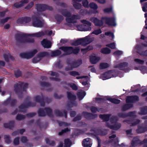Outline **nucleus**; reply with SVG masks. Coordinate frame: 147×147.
<instances>
[{
  "label": "nucleus",
  "instance_id": "nucleus-3",
  "mask_svg": "<svg viewBox=\"0 0 147 147\" xmlns=\"http://www.w3.org/2000/svg\"><path fill=\"white\" fill-rule=\"evenodd\" d=\"M59 49L63 51L65 53V54H63V55H70L72 53L77 54L80 50L79 47H76L74 49L72 47L62 46L59 48Z\"/></svg>",
  "mask_w": 147,
  "mask_h": 147
},
{
  "label": "nucleus",
  "instance_id": "nucleus-40",
  "mask_svg": "<svg viewBox=\"0 0 147 147\" xmlns=\"http://www.w3.org/2000/svg\"><path fill=\"white\" fill-rule=\"evenodd\" d=\"M82 44V45H83L82 39L80 38L78 39L76 41L72 43L71 45H72L77 46Z\"/></svg>",
  "mask_w": 147,
  "mask_h": 147
},
{
  "label": "nucleus",
  "instance_id": "nucleus-9",
  "mask_svg": "<svg viewBox=\"0 0 147 147\" xmlns=\"http://www.w3.org/2000/svg\"><path fill=\"white\" fill-rule=\"evenodd\" d=\"M101 19L105 21V24L109 26H115L116 25V19L115 17H104L101 18Z\"/></svg>",
  "mask_w": 147,
  "mask_h": 147
},
{
  "label": "nucleus",
  "instance_id": "nucleus-50",
  "mask_svg": "<svg viewBox=\"0 0 147 147\" xmlns=\"http://www.w3.org/2000/svg\"><path fill=\"white\" fill-rule=\"evenodd\" d=\"M40 85L42 87H49L51 86V84L48 82H40Z\"/></svg>",
  "mask_w": 147,
  "mask_h": 147
},
{
  "label": "nucleus",
  "instance_id": "nucleus-15",
  "mask_svg": "<svg viewBox=\"0 0 147 147\" xmlns=\"http://www.w3.org/2000/svg\"><path fill=\"white\" fill-rule=\"evenodd\" d=\"M90 20L92 22H93L95 25L96 26L101 27L104 24L103 20L98 19L97 18L93 17L90 18Z\"/></svg>",
  "mask_w": 147,
  "mask_h": 147
},
{
  "label": "nucleus",
  "instance_id": "nucleus-62",
  "mask_svg": "<svg viewBox=\"0 0 147 147\" xmlns=\"http://www.w3.org/2000/svg\"><path fill=\"white\" fill-rule=\"evenodd\" d=\"M36 125L38 126L40 129L43 128V126L41 124L40 120V119H37L36 121Z\"/></svg>",
  "mask_w": 147,
  "mask_h": 147
},
{
  "label": "nucleus",
  "instance_id": "nucleus-48",
  "mask_svg": "<svg viewBox=\"0 0 147 147\" xmlns=\"http://www.w3.org/2000/svg\"><path fill=\"white\" fill-rule=\"evenodd\" d=\"M25 118L26 116L25 115L18 114L16 115V119L17 120H20L24 119Z\"/></svg>",
  "mask_w": 147,
  "mask_h": 147
},
{
  "label": "nucleus",
  "instance_id": "nucleus-7",
  "mask_svg": "<svg viewBox=\"0 0 147 147\" xmlns=\"http://www.w3.org/2000/svg\"><path fill=\"white\" fill-rule=\"evenodd\" d=\"M35 6L37 11L39 12L44 11L46 10L50 11L53 10V8L52 6L45 4L37 3L36 4Z\"/></svg>",
  "mask_w": 147,
  "mask_h": 147
},
{
  "label": "nucleus",
  "instance_id": "nucleus-14",
  "mask_svg": "<svg viewBox=\"0 0 147 147\" xmlns=\"http://www.w3.org/2000/svg\"><path fill=\"white\" fill-rule=\"evenodd\" d=\"M81 16L78 15H71L69 18H67L66 19V21L68 23H76L77 21L75 20H79L81 18Z\"/></svg>",
  "mask_w": 147,
  "mask_h": 147
},
{
  "label": "nucleus",
  "instance_id": "nucleus-28",
  "mask_svg": "<svg viewBox=\"0 0 147 147\" xmlns=\"http://www.w3.org/2000/svg\"><path fill=\"white\" fill-rule=\"evenodd\" d=\"M67 98L70 101H74L76 100V96L70 92H67Z\"/></svg>",
  "mask_w": 147,
  "mask_h": 147
},
{
  "label": "nucleus",
  "instance_id": "nucleus-17",
  "mask_svg": "<svg viewBox=\"0 0 147 147\" xmlns=\"http://www.w3.org/2000/svg\"><path fill=\"white\" fill-rule=\"evenodd\" d=\"M17 102L16 99H15L11 98L10 96L7 100L5 101L3 103L4 105H7L9 104L11 107L15 106Z\"/></svg>",
  "mask_w": 147,
  "mask_h": 147
},
{
  "label": "nucleus",
  "instance_id": "nucleus-32",
  "mask_svg": "<svg viewBox=\"0 0 147 147\" xmlns=\"http://www.w3.org/2000/svg\"><path fill=\"white\" fill-rule=\"evenodd\" d=\"M111 126V129L117 130L121 127V124L118 123H116L112 125Z\"/></svg>",
  "mask_w": 147,
  "mask_h": 147
},
{
  "label": "nucleus",
  "instance_id": "nucleus-16",
  "mask_svg": "<svg viewBox=\"0 0 147 147\" xmlns=\"http://www.w3.org/2000/svg\"><path fill=\"white\" fill-rule=\"evenodd\" d=\"M114 70H110L107 71L101 75L100 77L103 80H106L113 77L112 74L114 72Z\"/></svg>",
  "mask_w": 147,
  "mask_h": 147
},
{
  "label": "nucleus",
  "instance_id": "nucleus-36",
  "mask_svg": "<svg viewBox=\"0 0 147 147\" xmlns=\"http://www.w3.org/2000/svg\"><path fill=\"white\" fill-rule=\"evenodd\" d=\"M55 18L58 24H60L63 20V16L59 14H56L55 16Z\"/></svg>",
  "mask_w": 147,
  "mask_h": 147
},
{
  "label": "nucleus",
  "instance_id": "nucleus-41",
  "mask_svg": "<svg viewBox=\"0 0 147 147\" xmlns=\"http://www.w3.org/2000/svg\"><path fill=\"white\" fill-rule=\"evenodd\" d=\"M109 64L106 63H100L99 65V68L101 69H106L109 67Z\"/></svg>",
  "mask_w": 147,
  "mask_h": 147
},
{
  "label": "nucleus",
  "instance_id": "nucleus-54",
  "mask_svg": "<svg viewBox=\"0 0 147 147\" xmlns=\"http://www.w3.org/2000/svg\"><path fill=\"white\" fill-rule=\"evenodd\" d=\"M103 11L105 13H111L113 11L112 7L105 8L103 9Z\"/></svg>",
  "mask_w": 147,
  "mask_h": 147
},
{
  "label": "nucleus",
  "instance_id": "nucleus-6",
  "mask_svg": "<svg viewBox=\"0 0 147 147\" xmlns=\"http://www.w3.org/2000/svg\"><path fill=\"white\" fill-rule=\"evenodd\" d=\"M34 99L36 102L40 103L41 106L43 107L45 106V102L49 103L51 101V98L43 96L37 95L35 97Z\"/></svg>",
  "mask_w": 147,
  "mask_h": 147
},
{
  "label": "nucleus",
  "instance_id": "nucleus-23",
  "mask_svg": "<svg viewBox=\"0 0 147 147\" xmlns=\"http://www.w3.org/2000/svg\"><path fill=\"white\" fill-rule=\"evenodd\" d=\"M14 121L13 120L10 121L8 123H4V127L6 128H9L10 129H12L14 127Z\"/></svg>",
  "mask_w": 147,
  "mask_h": 147
},
{
  "label": "nucleus",
  "instance_id": "nucleus-12",
  "mask_svg": "<svg viewBox=\"0 0 147 147\" xmlns=\"http://www.w3.org/2000/svg\"><path fill=\"white\" fill-rule=\"evenodd\" d=\"M128 66V63L127 62H123L116 65L114 66L115 68H118L120 70L124 71H127L129 70V68L127 67Z\"/></svg>",
  "mask_w": 147,
  "mask_h": 147
},
{
  "label": "nucleus",
  "instance_id": "nucleus-60",
  "mask_svg": "<svg viewBox=\"0 0 147 147\" xmlns=\"http://www.w3.org/2000/svg\"><path fill=\"white\" fill-rule=\"evenodd\" d=\"M135 113H136L135 111H130L126 113L127 117H135V115L134 114Z\"/></svg>",
  "mask_w": 147,
  "mask_h": 147
},
{
  "label": "nucleus",
  "instance_id": "nucleus-19",
  "mask_svg": "<svg viewBox=\"0 0 147 147\" xmlns=\"http://www.w3.org/2000/svg\"><path fill=\"white\" fill-rule=\"evenodd\" d=\"M136 131L138 134L144 133L147 131V125H139L138 126V128L136 129Z\"/></svg>",
  "mask_w": 147,
  "mask_h": 147
},
{
  "label": "nucleus",
  "instance_id": "nucleus-55",
  "mask_svg": "<svg viewBox=\"0 0 147 147\" xmlns=\"http://www.w3.org/2000/svg\"><path fill=\"white\" fill-rule=\"evenodd\" d=\"M140 122V121L139 119H133L132 125H131L130 126H135L139 123Z\"/></svg>",
  "mask_w": 147,
  "mask_h": 147
},
{
  "label": "nucleus",
  "instance_id": "nucleus-61",
  "mask_svg": "<svg viewBox=\"0 0 147 147\" xmlns=\"http://www.w3.org/2000/svg\"><path fill=\"white\" fill-rule=\"evenodd\" d=\"M24 17L20 18L17 20L16 22L18 24H24Z\"/></svg>",
  "mask_w": 147,
  "mask_h": 147
},
{
  "label": "nucleus",
  "instance_id": "nucleus-18",
  "mask_svg": "<svg viewBox=\"0 0 147 147\" xmlns=\"http://www.w3.org/2000/svg\"><path fill=\"white\" fill-rule=\"evenodd\" d=\"M36 104L35 103L29 102L26 103H23L22 104L20 105L19 108L20 109H22L30 107H34L36 106Z\"/></svg>",
  "mask_w": 147,
  "mask_h": 147
},
{
  "label": "nucleus",
  "instance_id": "nucleus-8",
  "mask_svg": "<svg viewBox=\"0 0 147 147\" xmlns=\"http://www.w3.org/2000/svg\"><path fill=\"white\" fill-rule=\"evenodd\" d=\"M32 23L33 26L36 27H42L44 25V22L41 21L39 18L35 16L32 17Z\"/></svg>",
  "mask_w": 147,
  "mask_h": 147
},
{
  "label": "nucleus",
  "instance_id": "nucleus-27",
  "mask_svg": "<svg viewBox=\"0 0 147 147\" xmlns=\"http://www.w3.org/2000/svg\"><path fill=\"white\" fill-rule=\"evenodd\" d=\"M111 115V114H100L99 115V117L102 119L103 121H107L109 119Z\"/></svg>",
  "mask_w": 147,
  "mask_h": 147
},
{
  "label": "nucleus",
  "instance_id": "nucleus-56",
  "mask_svg": "<svg viewBox=\"0 0 147 147\" xmlns=\"http://www.w3.org/2000/svg\"><path fill=\"white\" fill-rule=\"evenodd\" d=\"M4 139L6 143L9 144L11 143L10 137L9 135H5L4 136Z\"/></svg>",
  "mask_w": 147,
  "mask_h": 147
},
{
  "label": "nucleus",
  "instance_id": "nucleus-51",
  "mask_svg": "<svg viewBox=\"0 0 147 147\" xmlns=\"http://www.w3.org/2000/svg\"><path fill=\"white\" fill-rule=\"evenodd\" d=\"M101 109H102V108L98 109L95 107L92 106L90 110L92 112L95 113L97 111L99 112Z\"/></svg>",
  "mask_w": 147,
  "mask_h": 147
},
{
  "label": "nucleus",
  "instance_id": "nucleus-43",
  "mask_svg": "<svg viewBox=\"0 0 147 147\" xmlns=\"http://www.w3.org/2000/svg\"><path fill=\"white\" fill-rule=\"evenodd\" d=\"M86 95V93L85 92H79L77 94V96L80 100H82Z\"/></svg>",
  "mask_w": 147,
  "mask_h": 147
},
{
  "label": "nucleus",
  "instance_id": "nucleus-45",
  "mask_svg": "<svg viewBox=\"0 0 147 147\" xmlns=\"http://www.w3.org/2000/svg\"><path fill=\"white\" fill-rule=\"evenodd\" d=\"M55 112L56 116L57 117H63L64 116L62 112L59 110H55Z\"/></svg>",
  "mask_w": 147,
  "mask_h": 147
},
{
  "label": "nucleus",
  "instance_id": "nucleus-63",
  "mask_svg": "<svg viewBox=\"0 0 147 147\" xmlns=\"http://www.w3.org/2000/svg\"><path fill=\"white\" fill-rule=\"evenodd\" d=\"M90 114V113L85 111L83 112L82 113V115L86 119H88L89 118Z\"/></svg>",
  "mask_w": 147,
  "mask_h": 147
},
{
  "label": "nucleus",
  "instance_id": "nucleus-25",
  "mask_svg": "<svg viewBox=\"0 0 147 147\" xmlns=\"http://www.w3.org/2000/svg\"><path fill=\"white\" fill-rule=\"evenodd\" d=\"M131 145L133 147L137 146L138 144H141V142L137 136L134 137L131 142Z\"/></svg>",
  "mask_w": 147,
  "mask_h": 147
},
{
  "label": "nucleus",
  "instance_id": "nucleus-11",
  "mask_svg": "<svg viewBox=\"0 0 147 147\" xmlns=\"http://www.w3.org/2000/svg\"><path fill=\"white\" fill-rule=\"evenodd\" d=\"M90 131L92 132H94V134L101 136H105L107 134V131L106 129L95 128L91 129Z\"/></svg>",
  "mask_w": 147,
  "mask_h": 147
},
{
  "label": "nucleus",
  "instance_id": "nucleus-42",
  "mask_svg": "<svg viewBox=\"0 0 147 147\" xmlns=\"http://www.w3.org/2000/svg\"><path fill=\"white\" fill-rule=\"evenodd\" d=\"M65 83L68 86H70L74 90H77L78 89L77 86L74 83L67 84L66 82H65Z\"/></svg>",
  "mask_w": 147,
  "mask_h": 147
},
{
  "label": "nucleus",
  "instance_id": "nucleus-5",
  "mask_svg": "<svg viewBox=\"0 0 147 147\" xmlns=\"http://www.w3.org/2000/svg\"><path fill=\"white\" fill-rule=\"evenodd\" d=\"M80 22L84 24L77 26V28L78 30L84 31L91 30V28L90 26H91V23L90 22L85 20H81Z\"/></svg>",
  "mask_w": 147,
  "mask_h": 147
},
{
  "label": "nucleus",
  "instance_id": "nucleus-13",
  "mask_svg": "<svg viewBox=\"0 0 147 147\" xmlns=\"http://www.w3.org/2000/svg\"><path fill=\"white\" fill-rule=\"evenodd\" d=\"M139 100V97L137 95L128 96L126 99L127 103H134Z\"/></svg>",
  "mask_w": 147,
  "mask_h": 147
},
{
  "label": "nucleus",
  "instance_id": "nucleus-53",
  "mask_svg": "<svg viewBox=\"0 0 147 147\" xmlns=\"http://www.w3.org/2000/svg\"><path fill=\"white\" fill-rule=\"evenodd\" d=\"M22 74V71L20 70H18L14 72V75L16 78H18L21 77Z\"/></svg>",
  "mask_w": 147,
  "mask_h": 147
},
{
  "label": "nucleus",
  "instance_id": "nucleus-57",
  "mask_svg": "<svg viewBox=\"0 0 147 147\" xmlns=\"http://www.w3.org/2000/svg\"><path fill=\"white\" fill-rule=\"evenodd\" d=\"M111 121L112 123H116L118 120L117 117L116 116H113L111 118Z\"/></svg>",
  "mask_w": 147,
  "mask_h": 147
},
{
  "label": "nucleus",
  "instance_id": "nucleus-39",
  "mask_svg": "<svg viewBox=\"0 0 147 147\" xmlns=\"http://www.w3.org/2000/svg\"><path fill=\"white\" fill-rule=\"evenodd\" d=\"M38 116L39 117H44L46 115L44 108H40L38 111Z\"/></svg>",
  "mask_w": 147,
  "mask_h": 147
},
{
  "label": "nucleus",
  "instance_id": "nucleus-59",
  "mask_svg": "<svg viewBox=\"0 0 147 147\" xmlns=\"http://www.w3.org/2000/svg\"><path fill=\"white\" fill-rule=\"evenodd\" d=\"M82 3L83 6L85 8H88L89 5H88V2L87 0H82Z\"/></svg>",
  "mask_w": 147,
  "mask_h": 147
},
{
  "label": "nucleus",
  "instance_id": "nucleus-22",
  "mask_svg": "<svg viewBox=\"0 0 147 147\" xmlns=\"http://www.w3.org/2000/svg\"><path fill=\"white\" fill-rule=\"evenodd\" d=\"M59 11L63 16L66 17V18H69L71 15V13L66 9H61L59 10Z\"/></svg>",
  "mask_w": 147,
  "mask_h": 147
},
{
  "label": "nucleus",
  "instance_id": "nucleus-31",
  "mask_svg": "<svg viewBox=\"0 0 147 147\" xmlns=\"http://www.w3.org/2000/svg\"><path fill=\"white\" fill-rule=\"evenodd\" d=\"M91 139L89 138H87L83 140L82 144L84 147H91V146L90 144H88V142H90Z\"/></svg>",
  "mask_w": 147,
  "mask_h": 147
},
{
  "label": "nucleus",
  "instance_id": "nucleus-1",
  "mask_svg": "<svg viewBox=\"0 0 147 147\" xmlns=\"http://www.w3.org/2000/svg\"><path fill=\"white\" fill-rule=\"evenodd\" d=\"M47 34L46 31L39 32L32 34H18L15 35V38L18 44H23L26 43H33L34 42L33 38H28V36L40 37Z\"/></svg>",
  "mask_w": 147,
  "mask_h": 147
},
{
  "label": "nucleus",
  "instance_id": "nucleus-10",
  "mask_svg": "<svg viewBox=\"0 0 147 147\" xmlns=\"http://www.w3.org/2000/svg\"><path fill=\"white\" fill-rule=\"evenodd\" d=\"M37 52V50L35 49L29 53H21L20 54V57L22 58L27 59H30L33 57Z\"/></svg>",
  "mask_w": 147,
  "mask_h": 147
},
{
  "label": "nucleus",
  "instance_id": "nucleus-33",
  "mask_svg": "<svg viewBox=\"0 0 147 147\" xmlns=\"http://www.w3.org/2000/svg\"><path fill=\"white\" fill-rule=\"evenodd\" d=\"M100 52L103 54H107L110 53L111 51L109 48L107 47H105L102 48L101 49Z\"/></svg>",
  "mask_w": 147,
  "mask_h": 147
},
{
  "label": "nucleus",
  "instance_id": "nucleus-26",
  "mask_svg": "<svg viewBox=\"0 0 147 147\" xmlns=\"http://www.w3.org/2000/svg\"><path fill=\"white\" fill-rule=\"evenodd\" d=\"M89 7L93 9L92 13L94 14H96L98 12L97 10L98 8V5L95 3L91 2L89 4Z\"/></svg>",
  "mask_w": 147,
  "mask_h": 147
},
{
  "label": "nucleus",
  "instance_id": "nucleus-52",
  "mask_svg": "<svg viewBox=\"0 0 147 147\" xmlns=\"http://www.w3.org/2000/svg\"><path fill=\"white\" fill-rule=\"evenodd\" d=\"M68 74L71 76H79L80 74L79 73L76 71H71L69 72Z\"/></svg>",
  "mask_w": 147,
  "mask_h": 147
},
{
  "label": "nucleus",
  "instance_id": "nucleus-37",
  "mask_svg": "<svg viewBox=\"0 0 147 147\" xmlns=\"http://www.w3.org/2000/svg\"><path fill=\"white\" fill-rule=\"evenodd\" d=\"M107 100L110 101L112 103L117 104L119 103L121 101L120 100L117 99L115 98H109L107 99Z\"/></svg>",
  "mask_w": 147,
  "mask_h": 147
},
{
  "label": "nucleus",
  "instance_id": "nucleus-2",
  "mask_svg": "<svg viewBox=\"0 0 147 147\" xmlns=\"http://www.w3.org/2000/svg\"><path fill=\"white\" fill-rule=\"evenodd\" d=\"M28 84L27 83H21L20 84H15L14 85V90L16 93L18 94L19 98L23 97L22 92L26 91Z\"/></svg>",
  "mask_w": 147,
  "mask_h": 147
},
{
  "label": "nucleus",
  "instance_id": "nucleus-21",
  "mask_svg": "<svg viewBox=\"0 0 147 147\" xmlns=\"http://www.w3.org/2000/svg\"><path fill=\"white\" fill-rule=\"evenodd\" d=\"M41 44L45 48H49L51 47V42L46 39L43 40L41 42Z\"/></svg>",
  "mask_w": 147,
  "mask_h": 147
},
{
  "label": "nucleus",
  "instance_id": "nucleus-24",
  "mask_svg": "<svg viewBox=\"0 0 147 147\" xmlns=\"http://www.w3.org/2000/svg\"><path fill=\"white\" fill-rule=\"evenodd\" d=\"M100 59L99 57L91 56L90 57V62L92 64H95L100 60Z\"/></svg>",
  "mask_w": 147,
  "mask_h": 147
},
{
  "label": "nucleus",
  "instance_id": "nucleus-46",
  "mask_svg": "<svg viewBox=\"0 0 147 147\" xmlns=\"http://www.w3.org/2000/svg\"><path fill=\"white\" fill-rule=\"evenodd\" d=\"M73 5L75 8L77 9H80L82 6L81 4L76 2H73Z\"/></svg>",
  "mask_w": 147,
  "mask_h": 147
},
{
  "label": "nucleus",
  "instance_id": "nucleus-20",
  "mask_svg": "<svg viewBox=\"0 0 147 147\" xmlns=\"http://www.w3.org/2000/svg\"><path fill=\"white\" fill-rule=\"evenodd\" d=\"M29 2L28 0H22L19 2H16L13 4L14 6L17 8L21 7L23 6L24 4L28 3Z\"/></svg>",
  "mask_w": 147,
  "mask_h": 147
},
{
  "label": "nucleus",
  "instance_id": "nucleus-49",
  "mask_svg": "<svg viewBox=\"0 0 147 147\" xmlns=\"http://www.w3.org/2000/svg\"><path fill=\"white\" fill-rule=\"evenodd\" d=\"M76 103L74 101H70L68 102L67 105V107L69 108L72 107L73 106H76Z\"/></svg>",
  "mask_w": 147,
  "mask_h": 147
},
{
  "label": "nucleus",
  "instance_id": "nucleus-58",
  "mask_svg": "<svg viewBox=\"0 0 147 147\" xmlns=\"http://www.w3.org/2000/svg\"><path fill=\"white\" fill-rule=\"evenodd\" d=\"M34 5V2L33 1H31L28 4L27 6L25 7L24 9L27 10L30 9Z\"/></svg>",
  "mask_w": 147,
  "mask_h": 147
},
{
  "label": "nucleus",
  "instance_id": "nucleus-29",
  "mask_svg": "<svg viewBox=\"0 0 147 147\" xmlns=\"http://www.w3.org/2000/svg\"><path fill=\"white\" fill-rule=\"evenodd\" d=\"M46 115H47L49 117L53 116L52 109L49 107H46L44 108Z\"/></svg>",
  "mask_w": 147,
  "mask_h": 147
},
{
  "label": "nucleus",
  "instance_id": "nucleus-64",
  "mask_svg": "<svg viewBox=\"0 0 147 147\" xmlns=\"http://www.w3.org/2000/svg\"><path fill=\"white\" fill-rule=\"evenodd\" d=\"M20 138L18 137L15 138L14 140L13 143L15 145H18L19 144Z\"/></svg>",
  "mask_w": 147,
  "mask_h": 147
},
{
  "label": "nucleus",
  "instance_id": "nucleus-4",
  "mask_svg": "<svg viewBox=\"0 0 147 147\" xmlns=\"http://www.w3.org/2000/svg\"><path fill=\"white\" fill-rule=\"evenodd\" d=\"M68 65L70 67L66 66L65 68V70L66 71L72 70L74 68H77L80 66L82 63V61L81 59H78L76 61H70L67 62Z\"/></svg>",
  "mask_w": 147,
  "mask_h": 147
},
{
  "label": "nucleus",
  "instance_id": "nucleus-44",
  "mask_svg": "<svg viewBox=\"0 0 147 147\" xmlns=\"http://www.w3.org/2000/svg\"><path fill=\"white\" fill-rule=\"evenodd\" d=\"M64 147H70L71 142L70 139L68 138L65 139L64 141Z\"/></svg>",
  "mask_w": 147,
  "mask_h": 147
},
{
  "label": "nucleus",
  "instance_id": "nucleus-47",
  "mask_svg": "<svg viewBox=\"0 0 147 147\" xmlns=\"http://www.w3.org/2000/svg\"><path fill=\"white\" fill-rule=\"evenodd\" d=\"M69 129L67 127L64 129H62L61 131L59 132L58 133V135L59 136H62L64 134L69 131Z\"/></svg>",
  "mask_w": 147,
  "mask_h": 147
},
{
  "label": "nucleus",
  "instance_id": "nucleus-38",
  "mask_svg": "<svg viewBox=\"0 0 147 147\" xmlns=\"http://www.w3.org/2000/svg\"><path fill=\"white\" fill-rule=\"evenodd\" d=\"M61 52L59 50H57L51 52V56L52 57L58 56L61 55Z\"/></svg>",
  "mask_w": 147,
  "mask_h": 147
},
{
  "label": "nucleus",
  "instance_id": "nucleus-34",
  "mask_svg": "<svg viewBox=\"0 0 147 147\" xmlns=\"http://www.w3.org/2000/svg\"><path fill=\"white\" fill-rule=\"evenodd\" d=\"M49 53L47 52H40L38 53L37 55V56L39 58H42L45 56L49 55Z\"/></svg>",
  "mask_w": 147,
  "mask_h": 147
},
{
  "label": "nucleus",
  "instance_id": "nucleus-35",
  "mask_svg": "<svg viewBox=\"0 0 147 147\" xmlns=\"http://www.w3.org/2000/svg\"><path fill=\"white\" fill-rule=\"evenodd\" d=\"M139 114L144 115L147 114V106H145L141 108Z\"/></svg>",
  "mask_w": 147,
  "mask_h": 147
},
{
  "label": "nucleus",
  "instance_id": "nucleus-30",
  "mask_svg": "<svg viewBox=\"0 0 147 147\" xmlns=\"http://www.w3.org/2000/svg\"><path fill=\"white\" fill-rule=\"evenodd\" d=\"M133 107V105L132 104H126L123 105L122 107V110L125 111L130 109Z\"/></svg>",
  "mask_w": 147,
  "mask_h": 147
}]
</instances>
